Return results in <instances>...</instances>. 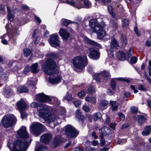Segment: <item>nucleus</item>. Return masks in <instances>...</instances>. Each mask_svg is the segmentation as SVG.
I'll use <instances>...</instances> for the list:
<instances>
[{"label":"nucleus","mask_w":151,"mask_h":151,"mask_svg":"<svg viewBox=\"0 0 151 151\" xmlns=\"http://www.w3.org/2000/svg\"><path fill=\"white\" fill-rule=\"evenodd\" d=\"M17 137L21 139L17 140L14 142V151H26L32 141L26 127L22 126L17 131Z\"/></svg>","instance_id":"1"},{"label":"nucleus","mask_w":151,"mask_h":151,"mask_svg":"<svg viewBox=\"0 0 151 151\" xmlns=\"http://www.w3.org/2000/svg\"><path fill=\"white\" fill-rule=\"evenodd\" d=\"M30 106L32 108H37L38 115L45 121L50 122L56 120L58 124L61 123V120L58 116L54 114H50V108L48 106L38 104L35 102L32 103Z\"/></svg>","instance_id":"2"},{"label":"nucleus","mask_w":151,"mask_h":151,"mask_svg":"<svg viewBox=\"0 0 151 151\" xmlns=\"http://www.w3.org/2000/svg\"><path fill=\"white\" fill-rule=\"evenodd\" d=\"M89 24L92 29L93 32L97 34L99 39H101L106 35L104 29L105 24L101 18H94L90 20Z\"/></svg>","instance_id":"3"},{"label":"nucleus","mask_w":151,"mask_h":151,"mask_svg":"<svg viewBox=\"0 0 151 151\" xmlns=\"http://www.w3.org/2000/svg\"><path fill=\"white\" fill-rule=\"evenodd\" d=\"M6 28L8 32H9V35H7L6 34L1 36V38L2 39L1 42L4 44H7V40L5 39L6 37H9V40L12 42H14L16 40L18 35L19 34V31L17 27H12V24L8 23L6 26Z\"/></svg>","instance_id":"4"},{"label":"nucleus","mask_w":151,"mask_h":151,"mask_svg":"<svg viewBox=\"0 0 151 151\" xmlns=\"http://www.w3.org/2000/svg\"><path fill=\"white\" fill-rule=\"evenodd\" d=\"M57 66L55 62L52 60L48 58L41 66V69L46 74L49 75H53L58 73V70L56 69Z\"/></svg>","instance_id":"5"},{"label":"nucleus","mask_w":151,"mask_h":151,"mask_svg":"<svg viewBox=\"0 0 151 151\" xmlns=\"http://www.w3.org/2000/svg\"><path fill=\"white\" fill-rule=\"evenodd\" d=\"M46 129L45 126L38 122H33L30 127V132L35 136L40 135Z\"/></svg>","instance_id":"6"},{"label":"nucleus","mask_w":151,"mask_h":151,"mask_svg":"<svg viewBox=\"0 0 151 151\" xmlns=\"http://www.w3.org/2000/svg\"><path fill=\"white\" fill-rule=\"evenodd\" d=\"M74 66L78 69H82L87 64V59L86 56H77L73 60Z\"/></svg>","instance_id":"7"},{"label":"nucleus","mask_w":151,"mask_h":151,"mask_svg":"<svg viewBox=\"0 0 151 151\" xmlns=\"http://www.w3.org/2000/svg\"><path fill=\"white\" fill-rule=\"evenodd\" d=\"M133 54V49L130 48L125 51H119L116 53L117 57L121 61L128 59Z\"/></svg>","instance_id":"8"},{"label":"nucleus","mask_w":151,"mask_h":151,"mask_svg":"<svg viewBox=\"0 0 151 151\" xmlns=\"http://www.w3.org/2000/svg\"><path fill=\"white\" fill-rule=\"evenodd\" d=\"M17 121L14 115H6L3 118V124L4 127L7 128L16 123Z\"/></svg>","instance_id":"9"},{"label":"nucleus","mask_w":151,"mask_h":151,"mask_svg":"<svg viewBox=\"0 0 151 151\" xmlns=\"http://www.w3.org/2000/svg\"><path fill=\"white\" fill-rule=\"evenodd\" d=\"M65 129L66 135L70 137H76L79 134V132L70 125L66 126Z\"/></svg>","instance_id":"10"},{"label":"nucleus","mask_w":151,"mask_h":151,"mask_svg":"<svg viewBox=\"0 0 151 151\" xmlns=\"http://www.w3.org/2000/svg\"><path fill=\"white\" fill-rule=\"evenodd\" d=\"M48 41L51 46L52 47L60 46L61 42L59 40V37L57 34L54 33L50 35Z\"/></svg>","instance_id":"11"},{"label":"nucleus","mask_w":151,"mask_h":151,"mask_svg":"<svg viewBox=\"0 0 151 151\" xmlns=\"http://www.w3.org/2000/svg\"><path fill=\"white\" fill-rule=\"evenodd\" d=\"M35 100L40 102L45 103L50 101L51 99L49 96L42 93H38L35 96Z\"/></svg>","instance_id":"12"},{"label":"nucleus","mask_w":151,"mask_h":151,"mask_svg":"<svg viewBox=\"0 0 151 151\" xmlns=\"http://www.w3.org/2000/svg\"><path fill=\"white\" fill-rule=\"evenodd\" d=\"M89 57L94 60H97L100 57V53L96 48H90L89 49Z\"/></svg>","instance_id":"13"},{"label":"nucleus","mask_w":151,"mask_h":151,"mask_svg":"<svg viewBox=\"0 0 151 151\" xmlns=\"http://www.w3.org/2000/svg\"><path fill=\"white\" fill-rule=\"evenodd\" d=\"M60 1L61 2L66 3L79 9H80V8L82 6V4L80 3L79 4L78 0H77L75 1H74V0H65L63 1H61L60 0Z\"/></svg>","instance_id":"14"},{"label":"nucleus","mask_w":151,"mask_h":151,"mask_svg":"<svg viewBox=\"0 0 151 151\" xmlns=\"http://www.w3.org/2000/svg\"><path fill=\"white\" fill-rule=\"evenodd\" d=\"M17 109L20 112L24 111L27 108V105L25 102L22 99H21L16 104Z\"/></svg>","instance_id":"15"},{"label":"nucleus","mask_w":151,"mask_h":151,"mask_svg":"<svg viewBox=\"0 0 151 151\" xmlns=\"http://www.w3.org/2000/svg\"><path fill=\"white\" fill-rule=\"evenodd\" d=\"M59 33L60 36L65 40H67L70 37L69 32H67L66 29H61Z\"/></svg>","instance_id":"16"},{"label":"nucleus","mask_w":151,"mask_h":151,"mask_svg":"<svg viewBox=\"0 0 151 151\" xmlns=\"http://www.w3.org/2000/svg\"><path fill=\"white\" fill-rule=\"evenodd\" d=\"M52 139V137L50 134H45L42 135L40 137V140L45 144H47Z\"/></svg>","instance_id":"17"},{"label":"nucleus","mask_w":151,"mask_h":151,"mask_svg":"<svg viewBox=\"0 0 151 151\" xmlns=\"http://www.w3.org/2000/svg\"><path fill=\"white\" fill-rule=\"evenodd\" d=\"M111 132V130L109 127L106 126L102 127L99 130V132L101 134V138H102L103 136L109 134Z\"/></svg>","instance_id":"18"},{"label":"nucleus","mask_w":151,"mask_h":151,"mask_svg":"<svg viewBox=\"0 0 151 151\" xmlns=\"http://www.w3.org/2000/svg\"><path fill=\"white\" fill-rule=\"evenodd\" d=\"M84 41L85 43L89 44L93 46H96L97 47H100V45L93 40L88 38L86 36H84L83 37Z\"/></svg>","instance_id":"19"},{"label":"nucleus","mask_w":151,"mask_h":151,"mask_svg":"<svg viewBox=\"0 0 151 151\" xmlns=\"http://www.w3.org/2000/svg\"><path fill=\"white\" fill-rule=\"evenodd\" d=\"M79 4L80 3L82 4L80 9L83 7V3L84 4L85 7L86 8H89L91 6V3L89 0H78Z\"/></svg>","instance_id":"20"},{"label":"nucleus","mask_w":151,"mask_h":151,"mask_svg":"<svg viewBox=\"0 0 151 151\" xmlns=\"http://www.w3.org/2000/svg\"><path fill=\"white\" fill-rule=\"evenodd\" d=\"M61 79V77L59 76H57L51 78L49 79L50 82L53 84L58 83Z\"/></svg>","instance_id":"21"},{"label":"nucleus","mask_w":151,"mask_h":151,"mask_svg":"<svg viewBox=\"0 0 151 151\" xmlns=\"http://www.w3.org/2000/svg\"><path fill=\"white\" fill-rule=\"evenodd\" d=\"M31 70L33 73H37L39 72V69L38 68L37 63L33 64L31 67Z\"/></svg>","instance_id":"22"},{"label":"nucleus","mask_w":151,"mask_h":151,"mask_svg":"<svg viewBox=\"0 0 151 151\" xmlns=\"http://www.w3.org/2000/svg\"><path fill=\"white\" fill-rule=\"evenodd\" d=\"M147 119L144 116L139 115L137 117L138 124L139 125H141L144 123L145 121Z\"/></svg>","instance_id":"23"},{"label":"nucleus","mask_w":151,"mask_h":151,"mask_svg":"<svg viewBox=\"0 0 151 151\" xmlns=\"http://www.w3.org/2000/svg\"><path fill=\"white\" fill-rule=\"evenodd\" d=\"M151 132V125L147 126L145 127L144 130L142 133L143 135L145 136L149 134Z\"/></svg>","instance_id":"24"},{"label":"nucleus","mask_w":151,"mask_h":151,"mask_svg":"<svg viewBox=\"0 0 151 151\" xmlns=\"http://www.w3.org/2000/svg\"><path fill=\"white\" fill-rule=\"evenodd\" d=\"M0 73L1 78L4 81L7 80L8 78V73L4 69L2 70Z\"/></svg>","instance_id":"25"},{"label":"nucleus","mask_w":151,"mask_h":151,"mask_svg":"<svg viewBox=\"0 0 151 151\" xmlns=\"http://www.w3.org/2000/svg\"><path fill=\"white\" fill-rule=\"evenodd\" d=\"M76 117L78 119L79 121H81L82 122L84 120V117L81 115V113L80 110L78 109L76 111Z\"/></svg>","instance_id":"26"},{"label":"nucleus","mask_w":151,"mask_h":151,"mask_svg":"<svg viewBox=\"0 0 151 151\" xmlns=\"http://www.w3.org/2000/svg\"><path fill=\"white\" fill-rule=\"evenodd\" d=\"M101 78L105 80H107L110 77V75L109 73L106 71H102L100 74Z\"/></svg>","instance_id":"27"},{"label":"nucleus","mask_w":151,"mask_h":151,"mask_svg":"<svg viewBox=\"0 0 151 151\" xmlns=\"http://www.w3.org/2000/svg\"><path fill=\"white\" fill-rule=\"evenodd\" d=\"M7 10L8 12V18L10 21L12 22L13 20L14 16L12 14V12L10 10V7L9 6L7 7Z\"/></svg>","instance_id":"28"},{"label":"nucleus","mask_w":151,"mask_h":151,"mask_svg":"<svg viewBox=\"0 0 151 151\" xmlns=\"http://www.w3.org/2000/svg\"><path fill=\"white\" fill-rule=\"evenodd\" d=\"M40 33L39 31V30L37 29H35L33 32L32 35V37L36 38L35 41H37L40 39L39 37L40 36Z\"/></svg>","instance_id":"29"},{"label":"nucleus","mask_w":151,"mask_h":151,"mask_svg":"<svg viewBox=\"0 0 151 151\" xmlns=\"http://www.w3.org/2000/svg\"><path fill=\"white\" fill-rule=\"evenodd\" d=\"M109 104L111 105L113 111H116L117 110L118 104H116V101H110Z\"/></svg>","instance_id":"30"},{"label":"nucleus","mask_w":151,"mask_h":151,"mask_svg":"<svg viewBox=\"0 0 151 151\" xmlns=\"http://www.w3.org/2000/svg\"><path fill=\"white\" fill-rule=\"evenodd\" d=\"M61 142V137L60 136H58L55 138L54 141V144L55 145L56 147Z\"/></svg>","instance_id":"31"},{"label":"nucleus","mask_w":151,"mask_h":151,"mask_svg":"<svg viewBox=\"0 0 151 151\" xmlns=\"http://www.w3.org/2000/svg\"><path fill=\"white\" fill-rule=\"evenodd\" d=\"M17 90L19 92L22 93L27 92L28 89L27 87L20 86L18 87Z\"/></svg>","instance_id":"32"},{"label":"nucleus","mask_w":151,"mask_h":151,"mask_svg":"<svg viewBox=\"0 0 151 151\" xmlns=\"http://www.w3.org/2000/svg\"><path fill=\"white\" fill-rule=\"evenodd\" d=\"M85 100L86 101L93 104L96 103V99L94 97L86 96L85 98Z\"/></svg>","instance_id":"33"},{"label":"nucleus","mask_w":151,"mask_h":151,"mask_svg":"<svg viewBox=\"0 0 151 151\" xmlns=\"http://www.w3.org/2000/svg\"><path fill=\"white\" fill-rule=\"evenodd\" d=\"M108 11L111 16L112 17L114 18L115 17V14L114 12V9L113 7L110 5H109L108 6Z\"/></svg>","instance_id":"34"},{"label":"nucleus","mask_w":151,"mask_h":151,"mask_svg":"<svg viewBox=\"0 0 151 151\" xmlns=\"http://www.w3.org/2000/svg\"><path fill=\"white\" fill-rule=\"evenodd\" d=\"M119 43L115 39H112L111 43V47H119Z\"/></svg>","instance_id":"35"},{"label":"nucleus","mask_w":151,"mask_h":151,"mask_svg":"<svg viewBox=\"0 0 151 151\" xmlns=\"http://www.w3.org/2000/svg\"><path fill=\"white\" fill-rule=\"evenodd\" d=\"M24 55L25 57H27L32 53V52L31 50L28 48H25L24 50Z\"/></svg>","instance_id":"36"},{"label":"nucleus","mask_w":151,"mask_h":151,"mask_svg":"<svg viewBox=\"0 0 151 151\" xmlns=\"http://www.w3.org/2000/svg\"><path fill=\"white\" fill-rule=\"evenodd\" d=\"M47 147L43 145H40L38 147L36 146L35 148V151H43L46 149Z\"/></svg>","instance_id":"37"},{"label":"nucleus","mask_w":151,"mask_h":151,"mask_svg":"<svg viewBox=\"0 0 151 151\" xmlns=\"http://www.w3.org/2000/svg\"><path fill=\"white\" fill-rule=\"evenodd\" d=\"M61 22H62V24L65 26H67L69 24L72 23L73 22L70 20L65 19H62L61 20Z\"/></svg>","instance_id":"38"},{"label":"nucleus","mask_w":151,"mask_h":151,"mask_svg":"<svg viewBox=\"0 0 151 151\" xmlns=\"http://www.w3.org/2000/svg\"><path fill=\"white\" fill-rule=\"evenodd\" d=\"M5 96L8 97L9 95L11 94L12 92V90L9 88H6L4 91Z\"/></svg>","instance_id":"39"},{"label":"nucleus","mask_w":151,"mask_h":151,"mask_svg":"<svg viewBox=\"0 0 151 151\" xmlns=\"http://www.w3.org/2000/svg\"><path fill=\"white\" fill-rule=\"evenodd\" d=\"M27 84L31 87H33L36 84V82L32 79H29L27 82Z\"/></svg>","instance_id":"40"},{"label":"nucleus","mask_w":151,"mask_h":151,"mask_svg":"<svg viewBox=\"0 0 151 151\" xmlns=\"http://www.w3.org/2000/svg\"><path fill=\"white\" fill-rule=\"evenodd\" d=\"M121 40L123 45H126L127 43V41L125 36L124 35H122L121 37Z\"/></svg>","instance_id":"41"},{"label":"nucleus","mask_w":151,"mask_h":151,"mask_svg":"<svg viewBox=\"0 0 151 151\" xmlns=\"http://www.w3.org/2000/svg\"><path fill=\"white\" fill-rule=\"evenodd\" d=\"M101 117V114L99 112L96 113L95 114H94L93 116V119L94 120H97L99 119H100Z\"/></svg>","instance_id":"42"},{"label":"nucleus","mask_w":151,"mask_h":151,"mask_svg":"<svg viewBox=\"0 0 151 151\" xmlns=\"http://www.w3.org/2000/svg\"><path fill=\"white\" fill-rule=\"evenodd\" d=\"M95 92V88L93 87H90L88 89L87 93L89 95H91Z\"/></svg>","instance_id":"43"},{"label":"nucleus","mask_w":151,"mask_h":151,"mask_svg":"<svg viewBox=\"0 0 151 151\" xmlns=\"http://www.w3.org/2000/svg\"><path fill=\"white\" fill-rule=\"evenodd\" d=\"M0 14L3 15L5 14V11L4 6L2 5H0Z\"/></svg>","instance_id":"44"},{"label":"nucleus","mask_w":151,"mask_h":151,"mask_svg":"<svg viewBox=\"0 0 151 151\" xmlns=\"http://www.w3.org/2000/svg\"><path fill=\"white\" fill-rule=\"evenodd\" d=\"M100 74L101 73H100L99 74H96L94 75L93 76V78L94 79L97 81H99L100 80V78H101Z\"/></svg>","instance_id":"45"},{"label":"nucleus","mask_w":151,"mask_h":151,"mask_svg":"<svg viewBox=\"0 0 151 151\" xmlns=\"http://www.w3.org/2000/svg\"><path fill=\"white\" fill-rule=\"evenodd\" d=\"M111 85L112 89L115 90L116 88V84L115 81L112 80L111 82Z\"/></svg>","instance_id":"46"},{"label":"nucleus","mask_w":151,"mask_h":151,"mask_svg":"<svg viewBox=\"0 0 151 151\" xmlns=\"http://www.w3.org/2000/svg\"><path fill=\"white\" fill-rule=\"evenodd\" d=\"M51 100L50 101H53V103L54 104L56 105H59L60 104V101L57 99L55 98H52L51 99Z\"/></svg>","instance_id":"47"},{"label":"nucleus","mask_w":151,"mask_h":151,"mask_svg":"<svg viewBox=\"0 0 151 151\" xmlns=\"http://www.w3.org/2000/svg\"><path fill=\"white\" fill-rule=\"evenodd\" d=\"M96 1H101L102 3L104 5H107L110 3L111 1V0H95Z\"/></svg>","instance_id":"48"},{"label":"nucleus","mask_w":151,"mask_h":151,"mask_svg":"<svg viewBox=\"0 0 151 151\" xmlns=\"http://www.w3.org/2000/svg\"><path fill=\"white\" fill-rule=\"evenodd\" d=\"M117 80L119 81H125L127 83L130 82L131 80L128 78H116Z\"/></svg>","instance_id":"49"},{"label":"nucleus","mask_w":151,"mask_h":151,"mask_svg":"<svg viewBox=\"0 0 151 151\" xmlns=\"http://www.w3.org/2000/svg\"><path fill=\"white\" fill-rule=\"evenodd\" d=\"M86 94V92L83 90L81 91L78 93V95L80 98H83Z\"/></svg>","instance_id":"50"},{"label":"nucleus","mask_w":151,"mask_h":151,"mask_svg":"<svg viewBox=\"0 0 151 151\" xmlns=\"http://www.w3.org/2000/svg\"><path fill=\"white\" fill-rule=\"evenodd\" d=\"M107 51L108 55L113 56V48H109V49L107 50Z\"/></svg>","instance_id":"51"},{"label":"nucleus","mask_w":151,"mask_h":151,"mask_svg":"<svg viewBox=\"0 0 151 151\" xmlns=\"http://www.w3.org/2000/svg\"><path fill=\"white\" fill-rule=\"evenodd\" d=\"M122 22L123 23V27H125L128 26L129 24V21L127 19H123L122 20Z\"/></svg>","instance_id":"52"},{"label":"nucleus","mask_w":151,"mask_h":151,"mask_svg":"<svg viewBox=\"0 0 151 151\" xmlns=\"http://www.w3.org/2000/svg\"><path fill=\"white\" fill-rule=\"evenodd\" d=\"M130 109L131 110V111L133 113L136 114L137 112L138 111L137 108L134 106L131 107L130 108Z\"/></svg>","instance_id":"53"},{"label":"nucleus","mask_w":151,"mask_h":151,"mask_svg":"<svg viewBox=\"0 0 151 151\" xmlns=\"http://www.w3.org/2000/svg\"><path fill=\"white\" fill-rule=\"evenodd\" d=\"M127 141L126 139H119L118 140L117 143L120 145H122L126 143Z\"/></svg>","instance_id":"54"},{"label":"nucleus","mask_w":151,"mask_h":151,"mask_svg":"<svg viewBox=\"0 0 151 151\" xmlns=\"http://www.w3.org/2000/svg\"><path fill=\"white\" fill-rule=\"evenodd\" d=\"M82 108L83 110L86 112H88L90 111L89 107L86 105H84L82 107Z\"/></svg>","instance_id":"55"},{"label":"nucleus","mask_w":151,"mask_h":151,"mask_svg":"<svg viewBox=\"0 0 151 151\" xmlns=\"http://www.w3.org/2000/svg\"><path fill=\"white\" fill-rule=\"evenodd\" d=\"M108 101L106 100L102 101L101 103H100V105L103 107L106 106L108 104Z\"/></svg>","instance_id":"56"},{"label":"nucleus","mask_w":151,"mask_h":151,"mask_svg":"<svg viewBox=\"0 0 151 151\" xmlns=\"http://www.w3.org/2000/svg\"><path fill=\"white\" fill-rule=\"evenodd\" d=\"M118 116L120 119L122 120H124L125 119L124 115L121 113H119L118 114Z\"/></svg>","instance_id":"57"},{"label":"nucleus","mask_w":151,"mask_h":151,"mask_svg":"<svg viewBox=\"0 0 151 151\" xmlns=\"http://www.w3.org/2000/svg\"><path fill=\"white\" fill-rule=\"evenodd\" d=\"M137 61V58L135 57H133L131 59V62L133 63H136Z\"/></svg>","instance_id":"58"},{"label":"nucleus","mask_w":151,"mask_h":151,"mask_svg":"<svg viewBox=\"0 0 151 151\" xmlns=\"http://www.w3.org/2000/svg\"><path fill=\"white\" fill-rule=\"evenodd\" d=\"M73 103L76 107H78L79 105H80L81 103V101H74Z\"/></svg>","instance_id":"59"},{"label":"nucleus","mask_w":151,"mask_h":151,"mask_svg":"<svg viewBox=\"0 0 151 151\" xmlns=\"http://www.w3.org/2000/svg\"><path fill=\"white\" fill-rule=\"evenodd\" d=\"M145 79L148 81V82L150 84H151V78L149 77L147 74L145 75Z\"/></svg>","instance_id":"60"},{"label":"nucleus","mask_w":151,"mask_h":151,"mask_svg":"<svg viewBox=\"0 0 151 151\" xmlns=\"http://www.w3.org/2000/svg\"><path fill=\"white\" fill-rule=\"evenodd\" d=\"M134 30L135 31V33L137 34V36H139L140 35V34L139 32H138V30L137 29V27L135 26L134 27Z\"/></svg>","instance_id":"61"},{"label":"nucleus","mask_w":151,"mask_h":151,"mask_svg":"<svg viewBox=\"0 0 151 151\" xmlns=\"http://www.w3.org/2000/svg\"><path fill=\"white\" fill-rule=\"evenodd\" d=\"M34 17L35 19L37 21L38 23L39 24H40L41 23V20L39 17H37L36 15L34 16Z\"/></svg>","instance_id":"62"},{"label":"nucleus","mask_w":151,"mask_h":151,"mask_svg":"<svg viewBox=\"0 0 151 151\" xmlns=\"http://www.w3.org/2000/svg\"><path fill=\"white\" fill-rule=\"evenodd\" d=\"M107 93L108 94L111 96L112 95L114 94V93L109 89H107Z\"/></svg>","instance_id":"63"},{"label":"nucleus","mask_w":151,"mask_h":151,"mask_svg":"<svg viewBox=\"0 0 151 151\" xmlns=\"http://www.w3.org/2000/svg\"><path fill=\"white\" fill-rule=\"evenodd\" d=\"M147 103L148 106L151 109V100L147 99Z\"/></svg>","instance_id":"64"}]
</instances>
